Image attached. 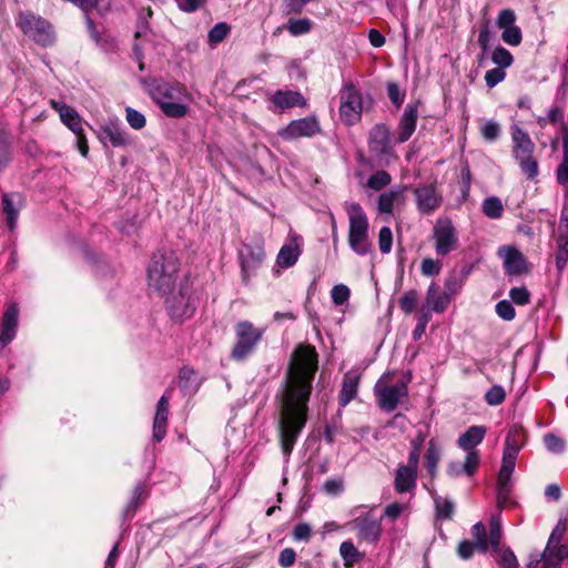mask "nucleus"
Here are the masks:
<instances>
[{
	"instance_id": "nucleus-1",
	"label": "nucleus",
	"mask_w": 568,
	"mask_h": 568,
	"mask_svg": "<svg viewBox=\"0 0 568 568\" xmlns=\"http://www.w3.org/2000/svg\"><path fill=\"white\" fill-rule=\"evenodd\" d=\"M318 355L312 345L298 344L292 354L281 397L280 439L282 452L290 456L305 427Z\"/></svg>"
},
{
	"instance_id": "nucleus-2",
	"label": "nucleus",
	"mask_w": 568,
	"mask_h": 568,
	"mask_svg": "<svg viewBox=\"0 0 568 568\" xmlns=\"http://www.w3.org/2000/svg\"><path fill=\"white\" fill-rule=\"evenodd\" d=\"M180 271V261L173 251H158L148 267L149 286L160 295L174 290Z\"/></svg>"
},
{
	"instance_id": "nucleus-3",
	"label": "nucleus",
	"mask_w": 568,
	"mask_h": 568,
	"mask_svg": "<svg viewBox=\"0 0 568 568\" xmlns=\"http://www.w3.org/2000/svg\"><path fill=\"white\" fill-rule=\"evenodd\" d=\"M510 134L514 159L517 161L523 174L528 180H535L539 174L538 161L534 156L536 149L535 143L528 132L521 129L518 124L511 125Z\"/></svg>"
},
{
	"instance_id": "nucleus-4",
	"label": "nucleus",
	"mask_w": 568,
	"mask_h": 568,
	"mask_svg": "<svg viewBox=\"0 0 568 568\" xmlns=\"http://www.w3.org/2000/svg\"><path fill=\"white\" fill-rule=\"evenodd\" d=\"M346 212L349 220L348 244L349 247L361 256H365L371 251L368 241V217L363 207L357 202L346 203Z\"/></svg>"
},
{
	"instance_id": "nucleus-5",
	"label": "nucleus",
	"mask_w": 568,
	"mask_h": 568,
	"mask_svg": "<svg viewBox=\"0 0 568 568\" xmlns=\"http://www.w3.org/2000/svg\"><path fill=\"white\" fill-rule=\"evenodd\" d=\"M17 26L26 37L38 45L47 48L54 44L55 32L53 26L41 16L31 11L20 12Z\"/></svg>"
},
{
	"instance_id": "nucleus-6",
	"label": "nucleus",
	"mask_w": 568,
	"mask_h": 568,
	"mask_svg": "<svg viewBox=\"0 0 568 568\" xmlns=\"http://www.w3.org/2000/svg\"><path fill=\"white\" fill-rule=\"evenodd\" d=\"M166 295H169L165 300L166 311L173 321L183 322L194 314L196 300L187 278L180 282L178 292L172 290V293Z\"/></svg>"
},
{
	"instance_id": "nucleus-7",
	"label": "nucleus",
	"mask_w": 568,
	"mask_h": 568,
	"mask_svg": "<svg viewBox=\"0 0 568 568\" xmlns=\"http://www.w3.org/2000/svg\"><path fill=\"white\" fill-rule=\"evenodd\" d=\"M263 334L264 328L255 327L248 321L239 322L235 325L236 342L231 351V357L237 362L247 358L256 348Z\"/></svg>"
},
{
	"instance_id": "nucleus-8",
	"label": "nucleus",
	"mask_w": 568,
	"mask_h": 568,
	"mask_svg": "<svg viewBox=\"0 0 568 568\" xmlns=\"http://www.w3.org/2000/svg\"><path fill=\"white\" fill-rule=\"evenodd\" d=\"M363 112V99L361 91L353 82H347L341 90L339 118L347 125L359 121Z\"/></svg>"
},
{
	"instance_id": "nucleus-9",
	"label": "nucleus",
	"mask_w": 568,
	"mask_h": 568,
	"mask_svg": "<svg viewBox=\"0 0 568 568\" xmlns=\"http://www.w3.org/2000/svg\"><path fill=\"white\" fill-rule=\"evenodd\" d=\"M435 252L446 256L457 250L459 240L456 227L450 219H438L433 227Z\"/></svg>"
},
{
	"instance_id": "nucleus-10",
	"label": "nucleus",
	"mask_w": 568,
	"mask_h": 568,
	"mask_svg": "<svg viewBox=\"0 0 568 568\" xmlns=\"http://www.w3.org/2000/svg\"><path fill=\"white\" fill-rule=\"evenodd\" d=\"M150 98L160 106L162 103L178 100L185 90L179 82H169L161 78H148L142 80Z\"/></svg>"
},
{
	"instance_id": "nucleus-11",
	"label": "nucleus",
	"mask_w": 568,
	"mask_h": 568,
	"mask_svg": "<svg viewBox=\"0 0 568 568\" xmlns=\"http://www.w3.org/2000/svg\"><path fill=\"white\" fill-rule=\"evenodd\" d=\"M369 152L381 163H388L389 158L394 155L390 144V132L387 125L383 123L375 124L369 131L368 136Z\"/></svg>"
},
{
	"instance_id": "nucleus-12",
	"label": "nucleus",
	"mask_w": 568,
	"mask_h": 568,
	"mask_svg": "<svg viewBox=\"0 0 568 568\" xmlns=\"http://www.w3.org/2000/svg\"><path fill=\"white\" fill-rule=\"evenodd\" d=\"M409 381L410 377L407 381L402 379L394 385L383 387L378 382L375 385V394L379 408L387 413L394 412L398 404L408 396L407 383Z\"/></svg>"
},
{
	"instance_id": "nucleus-13",
	"label": "nucleus",
	"mask_w": 568,
	"mask_h": 568,
	"mask_svg": "<svg viewBox=\"0 0 568 568\" xmlns=\"http://www.w3.org/2000/svg\"><path fill=\"white\" fill-rule=\"evenodd\" d=\"M503 535H473V539H463L457 546V555L463 560H469L474 554L488 555L496 550L498 537Z\"/></svg>"
},
{
	"instance_id": "nucleus-14",
	"label": "nucleus",
	"mask_w": 568,
	"mask_h": 568,
	"mask_svg": "<svg viewBox=\"0 0 568 568\" xmlns=\"http://www.w3.org/2000/svg\"><path fill=\"white\" fill-rule=\"evenodd\" d=\"M265 258V251L261 244H244L240 251L241 275L244 283H247L252 274L262 265Z\"/></svg>"
},
{
	"instance_id": "nucleus-15",
	"label": "nucleus",
	"mask_w": 568,
	"mask_h": 568,
	"mask_svg": "<svg viewBox=\"0 0 568 568\" xmlns=\"http://www.w3.org/2000/svg\"><path fill=\"white\" fill-rule=\"evenodd\" d=\"M357 515L349 520L343 528L354 532H378L381 528L382 516L376 509L361 507L356 510Z\"/></svg>"
},
{
	"instance_id": "nucleus-16",
	"label": "nucleus",
	"mask_w": 568,
	"mask_h": 568,
	"mask_svg": "<svg viewBox=\"0 0 568 568\" xmlns=\"http://www.w3.org/2000/svg\"><path fill=\"white\" fill-rule=\"evenodd\" d=\"M321 131L320 123L315 116H306L291 121L285 129L280 131L284 140H295L298 138H312Z\"/></svg>"
},
{
	"instance_id": "nucleus-17",
	"label": "nucleus",
	"mask_w": 568,
	"mask_h": 568,
	"mask_svg": "<svg viewBox=\"0 0 568 568\" xmlns=\"http://www.w3.org/2000/svg\"><path fill=\"white\" fill-rule=\"evenodd\" d=\"M417 210L422 214L434 213L442 204V195L434 184L419 185L414 189Z\"/></svg>"
},
{
	"instance_id": "nucleus-18",
	"label": "nucleus",
	"mask_w": 568,
	"mask_h": 568,
	"mask_svg": "<svg viewBox=\"0 0 568 568\" xmlns=\"http://www.w3.org/2000/svg\"><path fill=\"white\" fill-rule=\"evenodd\" d=\"M98 138L106 146L121 148L130 144L128 133L118 121H110L99 128Z\"/></svg>"
},
{
	"instance_id": "nucleus-19",
	"label": "nucleus",
	"mask_w": 568,
	"mask_h": 568,
	"mask_svg": "<svg viewBox=\"0 0 568 568\" xmlns=\"http://www.w3.org/2000/svg\"><path fill=\"white\" fill-rule=\"evenodd\" d=\"M526 440V434L521 426L514 425L509 428L504 445L503 462L515 464L520 449Z\"/></svg>"
},
{
	"instance_id": "nucleus-20",
	"label": "nucleus",
	"mask_w": 568,
	"mask_h": 568,
	"mask_svg": "<svg viewBox=\"0 0 568 568\" xmlns=\"http://www.w3.org/2000/svg\"><path fill=\"white\" fill-rule=\"evenodd\" d=\"M418 104L419 101H416L414 103H408L405 106L397 126L396 141L398 143L408 141L414 134L418 119Z\"/></svg>"
},
{
	"instance_id": "nucleus-21",
	"label": "nucleus",
	"mask_w": 568,
	"mask_h": 568,
	"mask_svg": "<svg viewBox=\"0 0 568 568\" xmlns=\"http://www.w3.org/2000/svg\"><path fill=\"white\" fill-rule=\"evenodd\" d=\"M19 308L16 304L9 305L2 316L0 325V348H4L16 337Z\"/></svg>"
},
{
	"instance_id": "nucleus-22",
	"label": "nucleus",
	"mask_w": 568,
	"mask_h": 568,
	"mask_svg": "<svg viewBox=\"0 0 568 568\" xmlns=\"http://www.w3.org/2000/svg\"><path fill=\"white\" fill-rule=\"evenodd\" d=\"M515 464L501 462V467L497 477V503L499 507H504L510 498L513 490L511 476L515 470Z\"/></svg>"
},
{
	"instance_id": "nucleus-23",
	"label": "nucleus",
	"mask_w": 568,
	"mask_h": 568,
	"mask_svg": "<svg viewBox=\"0 0 568 568\" xmlns=\"http://www.w3.org/2000/svg\"><path fill=\"white\" fill-rule=\"evenodd\" d=\"M1 203L7 225L10 230H13L17 225L19 211L23 206L24 197L20 192L3 193Z\"/></svg>"
},
{
	"instance_id": "nucleus-24",
	"label": "nucleus",
	"mask_w": 568,
	"mask_h": 568,
	"mask_svg": "<svg viewBox=\"0 0 568 568\" xmlns=\"http://www.w3.org/2000/svg\"><path fill=\"white\" fill-rule=\"evenodd\" d=\"M51 108L57 111L63 124H65L75 135L83 131L82 119L79 113L62 101L51 100Z\"/></svg>"
},
{
	"instance_id": "nucleus-25",
	"label": "nucleus",
	"mask_w": 568,
	"mask_h": 568,
	"mask_svg": "<svg viewBox=\"0 0 568 568\" xmlns=\"http://www.w3.org/2000/svg\"><path fill=\"white\" fill-rule=\"evenodd\" d=\"M506 251L504 257V268L509 275H520L528 272L527 261L523 253L516 247H503Z\"/></svg>"
},
{
	"instance_id": "nucleus-26",
	"label": "nucleus",
	"mask_w": 568,
	"mask_h": 568,
	"mask_svg": "<svg viewBox=\"0 0 568 568\" xmlns=\"http://www.w3.org/2000/svg\"><path fill=\"white\" fill-rule=\"evenodd\" d=\"M487 433V428L481 425L468 427L458 438V446L466 452H476L475 447L479 445Z\"/></svg>"
},
{
	"instance_id": "nucleus-27",
	"label": "nucleus",
	"mask_w": 568,
	"mask_h": 568,
	"mask_svg": "<svg viewBox=\"0 0 568 568\" xmlns=\"http://www.w3.org/2000/svg\"><path fill=\"white\" fill-rule=\"evenodd\" d=\"M418 471L399 465L394 480L395 490L398 494L409 493L416 487Z\"/></svg>"
},
{
	"instance_id": "nucleus-28",
	"label": "nucleus",
	"mask_w": 568,
	"mask_h": 568,
	"mask_svg": "<svg viewBox=\"0 0 568 568\" xmlns=\"http://www.w3.org/2000/svg\"><path fill=\"white\" fill-rule=\"evenodd\" d=\"M272 103L280 109H291L294 106H305V98L297 91L277 90L271 98Z\"/></svg>"
},
{
	"instance_id": "nucleus-29",
	"label": "nucleus",
	"mask_w": 568,
	"mask_h": 568,
	"mask_svg": "<svg viewBox=\"0 0 568 568\" xmlns=\"http://www.w3.org/2000/svg\"><path fill=\"white\" fill-rule=\"evenodd\" d=\"M297 237H294L293 241L288 244H284L276 257V264L282 268H288L295 265L297 262L302 251L297 244Z\"/></svg>"
},
{
	"instance_id": "nucleus-30",
	"label": "nucleus",
	"mask_w": 568,
	"mask_h": 568,
	"mask_svg": "<svg viewBox=\"0 0 568 568\" xmlns=\"http://www.w3.org/2000/svg\"><path fill=\"white\" fill-rule=\"evenodd\" d=\"M450 298L452 296L445 291L439 294V286L435 282L430 283L428 286L426 302L432 306L434 312L444 313L450 303Z\"/></svg>"
},
{
	"instance_id": "nucleus-31",
	"label": "nucleus",
	"mask_w": 568,
	"mask_h": 568,
	"mask_svg": "<svg viewBox=\"0 0 568 568\" xmlns=\"http://www.w3.org/2000/svg\"><path fill=\"white\" fill-rule=\"evenodd\" d=\"M488 554L493 556L497 564L503 568L519 567L514 551L501 541V537H498V546L496 547V550H489Z\"/></svg>"
},
{
	"instance_id": "nucleus-32",
	"label": "nucleus",
	"mask_w": 568,
	"mask_h": 568,
	"mask_svg": "<svg viewBox=\"0 0 568 568\" xmlns=\"http://www.w3.org/2000/svg\"><path fill=\"white\" fill-rule=\"evenodd\" d=\"M358 390V377L352 376L348 373L344 376L342 388L338 395V404L341 407L347 406L353 400Z\"/></svg>"
},
{
	"instance_id": "nucleus-33",
	"label": "nucleus",
	"mask_w": 568,
	"mask_h": 568,
	"mask_svg": "<svg viewBox=\"0 0 568 568\" xmlns=\"http://www.w3.org/2000/svg\"><path fill=\"white\" fill-rule=\"evenodd\" d=\"M425 459V468L428 471L430 477H435L437 471V465L440 459V448L435 442V439H430L427 445L426 453L424 455Z\"/></svg>"
},
{
	"instance_id": "nucleus-34",
	"label": "nucleus",
	"mask_w": 568,
	"mask_h": 568,
	"mask_svg": "<svg viewBox=\"0 0 568 568\" xmlns=\"http://www.w3.org/2000/svg\"><path fill=\"white\" fill-rule=\"evenodd\" d=\"M146 497L148 491L145 485L143 483L136 484L132 491L128 506L124 509V516L132 517L136 509L140 507V505L146 499Z\"/></svg>"
},
{
	"instance_id": "nucleus-35",
	"label": "nucleus",
	"mask_w": 568,
	"mask_h": 568,
	"mask_svg": "<svg viewBox=\"0 0 568 568\" xmlns=\"http://www.w3.org/2000/svg\"><path fill=\"white\" fill-rule=\"evenodd\" d=\"M405 187L397 186L392 189L388 192H384L378 196V211L381 213H392L394 207V202L403 195Z\"/></svg>"
},
{
	"instance_id": "nucleus-36",
	"label": "nucleus",
	"mask_w": 568,
	"mask_h": 568,
	"mask_svg": "<svg viewBox=\"0 0 568 568\" xmlns=\"http://www.w3.org/2000/svg\"><path fill=\"white\" fill-rule=\"evenodd\" d=\"M153 12L150 7L148 8H141L138 12V19H136V30L134 33L135 40H140L143 38H146L149 33L151 32L149 21L152 18Z\"/></svg>"
},
{
	"instance_id": "nucleus-37",
	"label": "nucleus",
	"mask_w": 568,
	"mask_h": 568,
	"mask_svg": "<svg viewBox=\"0 0 568 568\" xmlns=\"http://www.w3.org/2000/svg\"><path fill=\"white\" fill-rule=\"evenodd\" d=\"M179 387L185 393L196 392L199 384L195 381V371L191 366H183L180 369Z\"/></svg>"
},
{
	"instance_id": "nucleus-38",
	"label": "nucleus",
	"mask_w": 568,
	"mask_h": 568,
	"mask_svg": "<svg viewBox=\"0 0 568 568\" xmlns=\"http://www.w3.org/2000/svg\"><path fill=\"white\" fill-rule=\"evenodd\" d=\"M10 132L8 125L0 122V170L10 162Z\"/></svg>"
},
{
	"instance_id": "nucleus-39",
	"label": "nucleus",
	"mask_w": 568,
	"mask_h": 568,
	"mask_svg": "<svg viewBox=\"0 0 568 568\" xmlns=\"http://www.w3.org/2000/svg\"><path fill=\"white\" fill-rule=\"evenodd\" d=\"M339 554L347 568L353 567L356 562L361 561L363 555L357 550L352 541H344L339 547Z\"/></svg>"
},
{
	"instance_id": "nucleus-40",
	"label": "nucleus",
	"mask_w": 568,
	"mask_h": 568,
	"mask_svg": "<svg viewBox=\"0 0 568 568\" xmlns=\"http://www.w3.org/2000/svg\"><path fill=\"white\" fill-rule=\"evenodd\" d=\"M483 213L489 219H500L504 213V205L498 196H489L483 201Z\"/></svg>"
},
{
	"instance_id": "nucleus-41",
	"label": "nucleus",
	"mask_w": 568,
	"mask_h": 568,
	"mask_svg": "<svg viewBox=\"0 0 568 568\" xmlns=\"http://www.w3.org/2000/svg\"><path fill=\"white\" fill-rule=\"evenodd\" d=\"M490 59L496 68H500L503 70L509 68L514 63V55L511 52L500 44L493 50Z\"/></svg>"
},
{
	"instance_id": "nucleus-42",
	"label": "nucleus",
	"mask_w": 568,
	"mask_h": 568,
	"mask_svg": "<svg viewBox=\"0 0 568 568\" xmlns=\"http://www.w3.org/2000/svg\"><path fill=\"white\" fill-rule=\"evenodd\" d=\"M286 30L293 37H300L311 32L313 22L308 18L290 19L285 26Z\"/></svg>"
},
{
	"instance_id": "nucleus-43",
	"label": "nucleus",
	"mask_w": 568,
	"mask_h": 568,
	"mask_svg": "<svg viewBox=\"0 0 568 568\" xmlns=\"http://www.w3.org/2000/svg\"><path fill=\"white\" fill-rule=\"evenodd\" d=\"M169 410H156L153 419V439L161 442L166 435Z\"/></svg>"
},
{
	"instance_id": "nucleus-44",
	"label": "nucleus",
	"mask_w": 568,
	"mask_h": 568,
	"mask_svg": "<svg viewBox=\"0 0 568 568\" xmlns=\"http://www.w3.org/2000/svg\"><path fill=\"white\" fill-rule=\"evenodd\" d=\"M564 119H565L564 110L560 106L555 105L549 109L547 116H539L537 119V123L540 128H545L548 122L552 125L560 123L562 129L566 130L567 125L564 122Z\"/></svg>"
},
{
	"instance_id": "nucleus-45",
	"label": "nucleus",
	"mask_w": 568,
	"mask_h": 568,
	"mask_svg": "<svg viewBox=\"0 0 568 568\" xmlns=\"http://www.w3.org/2000/svg\"><path fill=\"white\" fill-rule=\"evenodd\" d=\"M564 156L556 171L557 182L560 185H568V134L562 139Z\"/></svg>"
},
{
	"instance_id": "nucleus-46",
	"label": "nucleus",
	"mask_w": 568,
	"mask_h": 568,
	"mask_svg": "<svg viewBox=\"0 0 568 568\" xmlns=\"http://www.w3.org/2000/svg\"><path fill=\"white\" fill-rule=\"evenodd\" d=\"M161 111L169 118L179 119L186 114L187 106L183 103L171 100L160 105Z\"/></svg>"
},
{
	"instance_id": "nucleus-47",
	"label": "nucleus",
	"mask_w": 568,
	"mask_h": 568,
	"mask_svg": "<svg viewBox=\"0 0 568 568\" xmlns=\"http://www.w3.org/2000/svg\"><path fill=\"white\" fill-rule=\"evenodd\" d=\"M392 182V176L388 172L381 170L373 173L367 180V186L374 191H381Z\"/></svg>"
},
{
	"instance_id": "nucleus-48",
	"label": "nucleus",
	"mask_w": 568,
	"mask_h": 568,
	"mask_svg": "<svg viewBox=\"0 0 568 568\" xmlns=\"http://www.w3.org/2000/svg\"><path fill=\"white\" fill-rule=\"evenodd\" d=\"M558 250L556 253V267L561 274L567 266L568 262V237L560 235Z\"/></svg>"
},
{
	"instance_id": "nucleus-49",
	"label": "nucleus",
	"mask_w": 568,
	"mask_h": 568,
	"mask_svg": "<svg viewBox=\"0 0 568 568\" xmlns=\"http://www.w3.org/2000/svg\"><path fill=\"white\" fill-rule=\"evenodd\" d=\"M501 40L509 45L517 47L523 41V32L518 26L506 27L501 29Z\"/></svg>"
},
{
	"instance_id": "nucleus-50",
	"label": "nucleus",
	"mask_w": 568,
	"mask_h": 568,
	"mask_svg": "<svg viewBox=\"0 0 568 568\" xmlns=\"http://www.w3.org/2000/svg\"><path fill=\"white\" fill-rule=\"evenodd\" d=\"M418 294L415 290L405 292L398 300L399 307L406 314L413 313L417 307Z\"/></svg>"
},
{
	"instance_id": "nucleus-51",
	"label": "nucleus",
	"mask_w": 568,
	"mask_h": 568,
	"mask_svg": "<svg viewBox=\"0 0 568 568\" xmlns=\"http://www.w3.org/2000/svg\"><path fill=\"white\" fill-rule=\"evenodd\" d=\"M125 119L129 125L134 130H141L146 124L145 116L140 111L131 106L125 108Z\"/></svg>"
},
{
	"instance_id": "nucleus-52",
	"label": "nucleus",
	"mask_w": 568,
	"mask_h": 568,
	"mask_svg": "<svg viewBox=\"0 0 568 568\" xmlns=\"http://www.w3.org/2000/svg\"><path fill=\"white\" fill-rule=\"evenodd\" d=\"M561 537H562V535H549L547 546L541 554L542 557L555 560L556 562H558L560 565H561V560H557V557H559L558 542L561 541Z\"/></svg>"
},
{
	"instance_id": "nucleus-53",
	"label": "nucleus",
	"mask_w": 568,
	"mask_h": 568,
	"mask_svg": "<svg viewBox=\"0 0 568 568\" xmlns=\"http://www.w3.org/2000/svg\"><path fill=\"white\" fill-rule=\"evenodd\" d=\"M464 282L457 271H452L445 280V292L450 296L457 294L462 290Z\"/></svg>"
},
{
	"instance_id": "nucleus-54",
	"label": "nucleus",
	"mask_w": 568,
	"mask_h": 568,
	"mask_svg": "<svg viewBox=\"0 0 568 568\" xmlns=\"http://www.w3.org/2000/svg\"><path fill=\"white\" fill-rule=\"evenodd\" d=\"M501 129L498 122L495 120L487 121L481 128L480 133L481 136L488 141L494 142L496 141L500 135Z\"/></svg>"
},
{
	"instance_id": "nucleus-55",
	"label": "nucleus",
	"mask_w": 568,
	"mask_h": 568,
	"mask_svg": "<svg viewBox=\"0 0 568 568\" xmlns=\"http://www.w3.org/2000/svg\"><path fill=\"white\" fill-rule=\"evenodd\" d=\"M342 429L341 417H333L329 423H327L324 427L323 436L327 444H333L335 442V436L339 434Z\"/></svg>"
},
{
	"instance_id": "nucleus-56",
	"label": "nucleus",
	"mask_w": 568,
	"mask_h": 568,
	"mask_svg": "<svg viewBox=\"0 0 568 568\" xmlns=\"http://www.w3.org/2000/svg\"><path fill=\"white\" fill-rule=\"evenodd\" d=\"M506 398V392L503 386L494 385L485 394V400L491 406L501 404Z\"/></svg>"
},
{
	"instance_id": "nucleus-57",
	"label": "nucleus",
	"mask_w": 568,
	"mask_h": 568,
	"mask_svg": "<svg viewBox=\"0 0 568 568\" xmlns=\"http://www.w3.org/2000/svg\"><path fill=\"white\" fill-rule=\"evenodd\" d=\"M437 519H448L454 511V504L452 500L443 499L440 497L435 499Z\"/></svg>"
},
{
	"instance_id": "nucleus-58",
	"label": "nucleus",
	"mask_w": 568,
	"mask_h": 568,
	"mask_svg": "<svg viewBox=\"0 0 568 568\" xmlns=\"http://www.w3.org/2000/svg\"><path fill=\"white\" fill-rule=\"evenodd\" d=\"M393 245V233L388 226H383L378 234V246L383 254H388Z\"/></svg>"
},
{
	"instance_id": "nucleus-59",
	"label": "nucleus",
	"mask_w": 568,
	"mask_h": 568,
	"mask_svg": "<svg viewBox=\"0 0 568 568\" xmlns=\"http://www.w3.org/2000/svg\"><path fill=\"white\" fill-rule=\"evenodd\" d=\"M544 443L546 448L551 453L560 454L565 450V440L555 434H546L544 436Z\"/></svg>"
},
{
	"instance_id": "nucleus-60",
	"label": "nucleus",
	"mask_w": 568,
	"mask_h": 568,
	"mask_svg": "<svg viewBox=\"0 0 568 568\" xmlns=\"http://www.w3.org/2000/svg\"><path fill=\"white\" fill-rule=\"evenodd\" d=\"M229 32H230L229 24L225 22H219L210 30L209 41L211 43H220L226 38Z\"/></svg>"
},
{
	"instance_id": "nucleus-61",
	"label": "nucleus",
	"mask_w": 568,
	"mask_h": 568,
	"mask_svg": "<svg viewBox=\"0 0 568 568\" xmlns=\"http://www.w3.org/2000/svg\"><path fill=\"white\" fill-rule=\"evenodd\" d=\"M443 264L439 261L426 257L422 261L420 271L424 276H436L440 273Z\"/></svg>"
},
{
	"instance_id": "nucleus-62",
	"label": "nucleus",
	"mask_w": 568,
	"mask_h": 568,
	"mask_svg": "<svg viewBox=\"0 0 568 568\" xmlns=\"http://www.w3.org/2000/svg\"><path fill=\"white\" fill-rule=\"evenodd\" d=\"M351 291L344 284L335 285L331 291V297L335 305H343L349 298Z\"/></svg>"
},
{
	"instance_id": "nucleus-63",
	"label": "nucleus",
	"mask_w": 568,
	"mask_h": 568,
	"mask_svg": "<svg viewBox=\"0 0 568 568\" xmlns=\"http://www.w3.org/2000/svg\"><path fill=\"white\" fill-rule=\"evenodd\" d=\"M344 480L342 478H329L327 479L322 490L328 496H338L344 491Z\"/></svg>"
},
{
	"instance_id": "nucleus-64",
	"label": "nucleus",
	"mask_w": 568,
	"mask_h": 568,
	"mask_svg": "<svg viewBox=\"0 0 568 568\" xmlns=\"http://www.w3.org/2000/svg\"><path fill=\"white\" fill-rule=\"evenodd\" d=\"M516 13L513 9L506 8L499 11L498 17L496 19V26L499 29L515 26L516 22Z\"/></svg>"
}]
</instances>
